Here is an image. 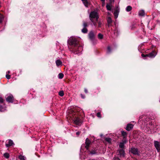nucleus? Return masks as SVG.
<instances>
[{
    "instance_id": "obj_5",
    "label": "nucleus",
    "mask_w": 160,
    "mask_h": 160,
    "mask_svg": "<svg viewBox=\"0 0 160 160\" xmlns=\"http://www.w3.org/2000/svg\"><path fill=\"white\" fill-rule=\"evenodd\" d=\"M6 99L7 102H12L13 100V98L12 95H10L6 97Z\"/></svg>"
},
{
    "instance_id": "obj_48",
    "label": "nucleus",
    "mask_w": 160,
    "mask_h": 160,
    "mask_svg": "<svg viewBox=\"0 0 160 160\" xmlns=\"http://www.w3.org/2000/svg\"><path fill=\"white\" fill-rule=\"evenodd\" d=\"M102 2H105V0H101Z\"/></svg>"
},
{
    "instance_id": "obj_40",
    "label": "nucleus",
    "mask_w": 160,
    "mask_h": 160,
    "mask_svg": "<svg viewBox=\"0 0 160 160\" xmlns=\"http://www.w3.org/2000/svg\"><path fill=\"white\" fill-rule=\"evenodd\" d=\"M154 125H152V124H151V126L150 127V130H151L152 129H153V128H154Z\"/></svg>"
},
{
    "instance_id": "obj_2",
    "label": "nucleus",
    "mask_w": 160,
    "mask_h": 160,
    "mask_svg": "<svg viewBox=\"0 0 160 160\" xmlns=\"http://www.w3.org/2000/svg\"><path fill=\"white\" fill-rule=\"evenodd\" d=\"M98 16L97 12L96 11H92L89 14V18L91 21L95 20L97 21Z\"/></svg>"
},
{
    "instance_id": "obj_47",
    "label": "nucleus",
    "mask_w": 160,
    "mask_h": 160,
    "mask_svg": "<svg viewBox=\"0 0 160 160\" xmlns=\"http://www.w3.org/2000/svg\"><path fill=\"white\" fill-rule=\"evenodd\" d=\"M7 73H8V74H9L10 73V71H8Z\"/></svg>"
},
{
    "instance_id": "obj_19",
    "label": "nucleus",
    "mask_w": 160,
    "mask_h": 160,
    "mask_svg": "<svg viewBox=\"0 0 160 160\" xmlns=\"http://www.w3.org/2000/svg\"><path fill=\"white\" fill-rule=\"evenodd\" d=\"M18 158L20 160H25L26 159V158L24 156L22 155H19Z\"/></svg>"
},
{
    "instance_id": "obj_6",
    "label": "nucleus",
    "mask_w": 160,
    "mask_h": 160,
    "mask_svg": "<svg viewBox=\"0 0 160 160\" xmlns=\"http://www.w3.org/2000/svg\"><path fill=\"white\" fill-rule=\"evenodd\" d=\"M73 121L75 124L78 125H80L82 123V121L81 120L78 118H75L73 120Z\"/></svg>"
},
{
    "instance_id": "obj_27",
    "label": "nucleus",
    "mask_w": 160,
    "mask_h": 160,
    "mask_svg": "<svg viewBox=\"0 0 160 160\" xmlns=\"http://www.w3.org/2000/svg\"><path fill=\"white\" fill-rule=\"evenodd\" d=\"M88 26L87 23L85 22L84 21L83 22V28H86Z\"/></svg>"
},
{
    "instance_id": "obj_7",
    "label": "nucleus",
    "mask_w": 160,
    "mask_h": 160,
    "mask_svg": "<svg viewBox=\"0 0 160 160\" xmlns=\"http://www.w3.org/2000/svg\"><path fill=\"white\" fill-rule=\"evenodd\" d=\"M154 146L158 152L160 151V145L159 142L155 141L154 142Z\"/></svg>"
},
{
    "instance_id": "obj_1",
    "label": "nucleus",
    "mask_w": 160,
    "mask_h": 160,
    "mask_svg": "<svg viewBox=\"0 0 160 160\" xmlns=\"http://www.w3.org/2000/svg\"><path fill=\"white\" fill-rule=\"evenodd\" d=\"M68 43L74 47L75 48L74 50L75 51L81 52L82 50V47L79 45L77 39L74 37H71L68 40Z\"/></svg>"
},
{
    "instance_id": "obj_4",
    "label": "nucleus",
    "mask_w": 160,
    "mask_h": 160,
    "mask_svg": "<svg viewBox=\"0 0 160 160\" xmlns=\"http://www.w3.org/2000/svg\"><path fill=\"white\" fill-rule=\"evenodd\" d=\"M130 151L131 153H132L134 155H139V152L138 149L135 148H131Z\"/></svg>"
},
{
    "instance_id": "obj_20",
    "label": "nucleus",
    "mask_w": 160,
    "mask_h": 160,
    "mask_svg": "<svg viewBox=\"0 0 160 160\" xmlns=\"http://www.w3.org/2000/svg\"><path fill=\"white\" fill-rule=\"evenodd\" d=\"M82 32L83 33H86L88 32V29L86 28H83L82 30Z\"/></svg>"
},
{
    "instance_id": "obj_8",
    "label": "nucleus",
    "mask_w": 160,
    "mask_h": 160,
    "mask_svg": "<svg viewBox=\"0 0 160 160\" xmlns=\"http://www.w3.org/2000/svg\"><path fill=\"white\" fill-rule=\"evenodd\" d=\"M117 153L118 154L120 155V156L121 157H124V151L123 149H121L119 150L118 152Z\"/></svg>"
},
{
    "instance_id": "obj_46",
    "label": "nucleus",
    "mask_w": 160,
    "mask_h": 160,
    "mask_svg": "<svg viewBox=\"0 0 160 160\" xmlns=\"http://www.w3.org/2000/svg\"><path fill=\"white\" fill-rule=\"evenodd\" d=\"M157 128L156 129H155V128H153V130H154V131H155V132H156L157 131L156 130H157Z\"/></svg>"
},
{
    "instance_id": "obj_23",
    "label": "nucleus",
    "mask_w": 160,
    "mask_h": 160,
    "mask_svg": "<svg viewBox=\"0 0 160 160\" xmlns=\"http://www.w3.org/2000/svg\"><path fill=\"white\" fill-rule=\"evenodd\" d=\"M98 38L99 39H102L103 38V35L101 33H99L98 35Z\"/></svg>"
},
{
    "instance_id": "obj_21",
    "label": "nucleus",
    "mask_w": 160,
    "mask_h": 160,
    "mask_svg": "<svg viewBox=\"0 0 160 160\" xmlns=\"http://www.w3.org/2000/svg\"><path fill=\"white\" fill-rule=\"evenodd\" d=\"M121 133L122 135L124 137V138H126L127 135L126 132L123 131H121Z\"/></svg>"
},
{
    "instance_id": "obj_12",
    "label": "nucleus",
    "mask_w": 160,
    "mask_h": 160,
    "mask_svg": "<svg viewBox=\"0 0 160 160\" xmlns=\"http://www.w3.org/2000/svg\"><path fill=\"white\" fill-rule=\"evenodd\" d=\"M133 127V125L132 124H128L127 125L126 130L128 131H130Z\"/></svg>"
},
{
    "instance_id": "obj_10",
    "label": "nucleus",
    "mask_w": 160,
    "mask_h": 160,
    "mask_svg": "<svg viewBox=\"0 0 160 160\" xmlns=\"http://www.w3.org/2000/svg\"><path fill=\"white\" fill-rule=\"evenodd\" d=\"M91 143V141L89 140V139L87 138L86 140L85 144H86L85 147L87 149V150H88L89 146L90 144Z\"/></svg>"
},
{
    "instance_id": "obj_14",
    "label": "nucleus",
    "mask_w": 160,
    "mask_h": 160,
    "mask_svg": "<svg viewBox=\"0 0 160 160\" xmlns=\"http://www.w3.org/2000/svg\"><path fill=\"white\" fill-rule=\"evenodd\" d=\"M145 14L144 11L143 10H141L139 12V15L140 16H142Z\"/></svg>"
},
{
    "instance_id": "obj_26",
    "label": "nucleus",
    "mask_w": 160,
    "mask_h": 160,
    "mask_svg": "<svg viewBox=\"0 0 160 160\" xmlns=\"http://www.w3.org/2000/svg\"><path fill=\"white\" fill-rule=\"evenodd\" d=\"M58 94L60 96L62 97L64 95V92L63 91H61L59 92Z\"/></svg>"
},
{
    "instance_id": "obj_16",
    "label": "nucleus",
    "mask_w": 160,
    "mask_h": 160,
    "mask_svg": "<svg viewBox=\"0 0 160 160\" xmlns=\"http://www.w3.org/2000/svg\"><path fill=\"white\" fill-rule=\"evenodd\" d=\"M82 1L83 4H84V5L86 7H88V2L87 0H82Z\"/></svg>"
},
{
    "instance_id": "obj_13",
    "label": "nucleus",
    "mask_w": 160,
    "mask_h": 160,
    "mask_svg": "<svg viewBox=\"0 0 160 160\" xmlns=\"http://www.w3.org/2000/svg\"><path fill=\"white\" fill-rule=\"evenodd\" d=\"M56 63L57 66H59L62 64V62L60 60H57L56 61Z\"/></svg>"
},
{
    "instance_id": "obj_15",
    "label": "nucleus",
    "mask_w": 160,
    "mask_h": 160,
    "mask_svg": "<svg viewBox=\"0 0 160 160\" xmlns=\"http://www.w3.org/2000/svg\"><path fill=\"white\" fill-rule=\"evenodd\" d=\"M126 142V141H124V142H121L120 143L119 147L120 148H122H122H123L124 145V144Z\"/></svg>"
},
{
    "instance_id": "obj_24",
    "label": "nucleus",
    "mask_w": 160,
    "mask_h": 160,
    "mask_svg": "<svg viewBox=\"0 0 160 160\" xmlns=\"http://www.w3.org/2000/svg\"><path fill=\"white\" fill-rule=\"evenodd\" d=\"M63 74L62 73H59L58 75V77L60 79H62L63 77Z\"/></svg>"
},
{
    "instance_id": "obj_44",
    "label": "nucleus",
    "mask_w": 160,
    "mask_h": 160,
    "mask_svg": "<svg viewBox=\"0 0 160 160\" xmlns=\"http://www.w3.org/2000/svg\"><path fill=\"white\" fill-rule=\"evenodd\" d=\"M91 153L92 154H94L95 153V152L94 151H92L91 152Z\"/></svg>"
},
{
    "instance_id": "obj_42",
    "label": "nucleus",
    "mask_w": 160,
    "mask_h": 160,
    "mask_svg": "<svg viewBox=\"0 0 160 160\" xmlns=\"http://www.w3.org/2000/svg\"><path fill=\"white\" fill-rule=\"evenodd\" d=\"M105 2H102V6H104L105 5Z\"/></svg>"
},
{
    "instance_id": "obj_38",
    "label": "nucleus",
    "mask_w": 160,
    "mask_h": 160,
    "mask_svg": "<svg viewBox=\"0 0 160 160\" xmlns=\"http://www.w3.org/2000/svg\"><path fill=\"white\" fill-rule=\"evenodd\" d=\"M3 100L1 97H0V103H2L3 102Z\"/></svg>"
},
{
    "instance_id": "obj_49",
    "label": "nucleus",
    "mask_w": 160,
    "mask_h": 160,
    "mask_svg": "<svg viewBox=\"0 0 160 160\" xmlns=\"http://www.w3.org/2000/svg\"><path fill=\"white\" fill-rule=\"evenodd\" d=\"M139 118H141V117H139Z\"/></svg>"
},
{
    "instance_id": "obj_11",
    "label": "nucleus",
    "mask_w": 160,
    "mask_h": 160,
    "mask_svg": "<svg viewBox=\"0 0 160 160\" xmlns=\"http://www.w3.org/2000/svg\"><path fill=\"white\" fill-rule=\"evenodd\" d=\"M14 144L13 142L11 140H9L6 144V146L7 147H9L12 145Z\"/></svg>"
},
{
    "instance_id": "obj_30",
    "label": "nucleus",
    "mask_w": 160,
    "mask_h": 160,
    "mask_svg": "<svg viewBox=\"0 0 160 160\" xmlns=\"http://www.w3.org/2000/svg\"><path fill=\"white\" fill-rule=\"evenodd\" d=\"M3 18V15L0 14V23H1L2 22Z\"/></svg>"
},
{
    "instance_id": "obj_31",
    "label": "nucleus",
    "mask_w": 160,
    "mask_h": 160,
    "mask_svg": "<svg viewBox=\"0 0 160 160\" xmlns=\"http://www.w3.org/2000/svg\"><path fill=\"white\" fill-rule=\"evenodd\" d=\"M114 15L115 18H117L118 16V12L116 11H115L114 12Z\"/></svg>"
},
{
    "instance_id": "obj_18",
    "label": "nucleus",
    "mask_w": 160,
    "mask_h": 160,
    "mask_svg": "<svg viewBox=\"0 0 160 160\" xmlns=\"http://www.w3.org/2000/svg\"><path fill=\"white\" fill-rule=\"evenodd\" d=\"M106 8L108 10H111V8L110 4H108L106 5Z\"/></svg>"
},
{
    "instance_id": "obj_36",
    "label": "nucleus",
    "mask_w": 160,
    "mask_h": 160,
    "mask_svg": "<svg viewBox=\"0 0 160 160\" xmlns=\"http://www.w3.org/2000/svg\"><path fill=\"white\" fill-rule=\"evenodd\" d=\"M6 77L8 79H9L10 78V76L8 74H6Z\"/></svg>"
},
{
    "instance_id": "obj_34",
    "label": "nucleus",
    "mask_w": 160,
    "mask_h": 160,
    "mask_svg": "<svg viewBox=\"0 0 160 160\" xmlns=\"http://www.w3.org/2000/svg\"><path fill=\"white\" fill-rule=\"evenodd\" d=\"M97 116L98 117V118H101V114L99 112H98L97 113Z\"/></svg>"
},
{
    "instance_id": "obj_22",
    "label": "nucleus",
    "mask_w": 160,
    "mask_h": 160,
    "mask_svg": "<svg viewBox=\"0 0 160 160\" xmlns=\"http://www.w3.org/2000/svg\"><path fill=\"white\" fill-rule=\"evenodd\" d=\"M107 22L108 23V24H110L112 22V20L111 19V18L109 17H108V19H107Z\"/></svg>"
},
{
    "instance_id": "obj_43",
    "label": "nucleus",
    "mask_w": 160,
    "mask_h": 160,
    "mask_svg": "<svg viewBox=\"0 0 160 160\" xmlns=\"http://www.w3.org/2000/svg\"><path fill=\"white\" fill-rule=\"evenodd\" d=\"M84 91L86 93H87L88 92V90L86 88L84 89Z\"/></svg>"
},
{
    "instance_id": "obj_29",
    "label": "nucleus",
    "mask_w": 160,
    "mask_h": 160,
    "mask_svg": "<svg viewBox=\"0 0 160 160\" xmlns=\"http://www.w3.org/2000/svg\"><path fill=\"white\" fill-rule=\"evenodd\" d=\"M111 51L110 47L109 46H108L107 48V53H110Z\"/></svg>"
},
{
    "instance_id": "obj_25",
    "label": "nucleus",
    "mask_w": 160,
    "mask_h": 160,
    "mask_svg": "<svg viewBox=\"0 0 160 160\" xmlns=\"http://www.w3.org/2000/svg\"><path fill=\"white\" fill-rule=\"evenodd\" d=\"M3 156L4 157L6 158H8L9 157V154L8 153H5L4 154Z\"/></svg>"
},
{
    "instance_id": "obj_28",
    "label": "nucleus",
    "mask_w": 160,
    "mask_h": 160,
    "mask_svg": "<svg viewBox=\"0 0 160 160\" xmlns=\"http://www.w3.org/2000/svg\"><path fill=\"white\" fill-rule=\"evenodd\" d=\"M105 140L108 142H110L111 141V139L109 138H106Z\"/></svg>"
},
{
    "instance_id": "obj_45",
    "label": "nucleus",
    "mask_w": 160,
    "mask_h": 160,
    "mask_svg": "<svg viewBox=\"0 0 160 160\" xmlns=\"http://www.w3.org/2000/svg\"><path fill=\"white\" fill-rule=\"evenodd\" d=\"M81 97L82 98H85V96H84L82 94H81Z\"/></svg>"
},
{
    "instance_id": "obj_3",
    "label": "nucleus",
    "mask_w": 160,
    "mask_h": 160,
    "mask_svg": "<svg viewBox=\"0 0 160 160\" xmlns=\"http://www.w3.org/2000/svg\"><path fill=\"white\" fill-rule=\"evenodd\" d=\"M95 34L93 31H90L88 34V38L91 41H93L95 38Z\"/></svg>"
},
{
    "instance_id": "obj_39",
    "label": "nucleus",
    "mask_w": 160,
    "mask_h": 160,
    "mask_svg": "<svg viewBox=\"0 0 160 160\" xmlns=\"http://www.w3.org/2000/svg\"><path fill=\"white\" fill-rule=\"evenodd\" d=\"M147 55V54L144 55V54H142L141 56H142V57L145 58V57H148V56Z\"/></svg>"
},
{
    "instance_id": "obj_17",
    "label": "nucleus",
    "mask_w": 160,
    "mask_h": 160,
    "mask_svg": "<svg viewBox=\"0 0 160 160\" xmlns=\"http://www.w3.org/2000/svg\"><path fill=\"white\" fill-rule=\"evenodd\" d=\"M132 9V8L130 6H127L126 8V11L128 12L130 11Z\"/></svg>"
},
{
    "instance_id": "obj_32",
    "label": "nucleus",
    "mask_w": 160,
    "mask_h": 160,
    "mask_svg": "<svg viewBox=\"0 0 160 160\" xmlns=\"http://www.w3.org/2000/svg\"><path fill=\"white\" fill-rule=\"evenodd\" d=\"M91 22L93 23V25L95 26H96L97 25V22H96L97 21H95V20H93L92 21H91Z\"/></svg>"
},
{
    "instance_id": "obj_37",
    "label": "nucleus",
    "mask_w": 160,
    "mask_h": 160,
    "mask_svg": "<svg viewBox=\"0 0 160 160\" xmlns=\"http://www.w3.org/2000/svg\"><path fill=\"white\" fill-rule=\"evenodd\" d=\"M113 160H120V159L119 158H118V157H115L113 158Z\"/></svg>"
},
{
    "instance_id": "obj_41",
    "label": "nucleus",
    "mask_w": 160,
    "mask_h": 160,
    "mask_svg": "<svg viewBox=\"0 0 160 160\" xmlns=\"http://www.w3.org/2000/svg\"><path fill=\"white\" fill-rule=\"evenodd\" d=\"M80 132L78 131L76 132V134L78 136L80 134Z\"/></svg>"
},
{
    "instance_id": "obj_33",
    "label": "nucleus",
    "mask_w": 160,
    "mask_h": 160,
    "mask_svg": "<svg viewBox=\"0 0 160 160\" xmlns=\"http://www.w3.org/2000/svg\"><path fill=\"white\" fill-rule=\"evenodd\" d=\"M4 110V108H3L2 106L0 105V111H3Z\"/></svg>"
},
{
    "instance_id": "obj_35",
    "label": "nucleus",
    "mask_w": 160,
    "mask_h": 160,
    "mask_svg": "<svg viewBox=\"0 0 160 160\" xmlns=\"http://www.w3.org/2000/svg\"><path fill=\"white\" fill-rule=\"evenodd\" d=\"M102 23L101 22H99L98 23V27L99 28L101 27L102 26Z\"/></svg>"
},
{
    "instance_id": "obj_9",
    "label": "nucleus",
    "mask_w": 160,
    "mask_h": 160,
    "mask_svg": "<svg viewBox=\"0 0 160 160\" xmlns=\"http://www.w3.org/2000/svg\"><path fill=\"white\" fill-rule=\"evenodd\" d=\"M157 53H156L155 52L153 51L147 54V56L148 57L151 58H153L156 56Z\"/></svg>"
}]
</instances>
